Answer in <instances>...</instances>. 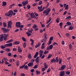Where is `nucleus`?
I'll return each instance as SVG.
<instances>
[{"instance_id": "f257e3e1", "label": "nucleus", "mask_w": 76, "mask_h": 76, "mask_svg": "<svg viewBox=\"0 0 76 76\" xmlns=\"http://www.w3.org/2000/svg\"><path fill=\"white\" fill-rule=\"evenodd\" d=\"M14 15L15 16L16 15V13L13 12V11L12 10L9 11L8 13H5V15L7 16H10V17H12V16Z\"/></svg>"}, {"instance_id": "f03ea898", "label": "nucleus", "mask_w": 76, "mask_h": 76, "mask_svg": "<svg viewBox=\"0 0 76 76\" xmlns=\"http://www.w3.org/2000/svg\"><path fill=\"white\" fill-rule=\"evenodd\" d=\"M51 10L50 8H48L45 10L43 12V14H45V15L48 16L49 15V12H50Z\"/></svg>"}, {"instance_id": "7ed1b4c3", "label": "nucleus", "mask_w": 76, "mask_h": 76, "mask_svg": "<svg viewBox=\"0 0 76 76\" xmlns=\"http://www.w3.org/2000/svg\"><path fill=\"white\" fill-rule=\"evenodd\" d=\"M1 29L3 30L4 33H7L9 31L8 29L6 28L2 27Z\"/></svg>"}, {"instance_id": "20e7f679", "label": "nucleus", "mask_w": 76, "mask_h": 76, "mask_svg": "<svg viewBox=\"0 0 76 76\" xmlns=\"http://www.w3.org/2000/svg\"><path fill=\"white\" fill-rule=\"evenodd\" d=\"M12 24V22L11 21H8V28H11Z\"/></svg>"}, {"instance_id": "39448f33", "label": "nucleus", "mask_w": 76, "mask_h": 76, "mask_svg": "<svg viewBox=\"0 0 76 76\" xmlns=\"http://www.w3.org/2000/svg\"><path fill=\"white\" fill-rule=\"evenodd\" d=\"M0 42H1L3 41V38H4L3 34H1L0 35Z\"/></svg>"}, {"instance_id": "423d86ee", "label": "nucleus", "mask_w": 76, "mask_h": 76, "mask_svg": "<svg viewBox=\"0 0 76 76\" xmlns=\"http://www.w3.org/2000/svg\"><path fill=\"white\" fill-rule=\"evenodd\" d=\"M53 45H51L47 48L46 50H52V49H53Z\"/></svg>"}, {"instance_id": "0eeeda50", "label": "nucleus", "mask_w": 76, "mask_h": 76, "mask_svg": "<svg viewBox=\"0 0 76 76\" xmlns=\"http://www.w3.org/2000/svg\"><path fill=\"white\" fill-rule=\"evenodd\" d=\"M28 1H23L22 2V4H23V6H25L26 5L28 4Z\"/></svg>"}, {"instance_id": "6e6552de", "label": "nucleus", "mask_w": 76, "mask_h": 76, "mask_svg": "<svg viewBox=\"0 0 76 76\" xmlns=\"http://www.w3.org/2000/svg\"><path fill=\"white\" fill-rule=\"evenodd\" d=\"M13 45V44L12 43H10L8 44H6L4 45L5 47H12Z\"/></svg>"}, {"instance_id": "1a4fd4ad", "label": "nucleus", "mask_w": 76, "mask_h": 76, "mask_svg": "<svg viewBox=\"0 0 76 76\" xmlns=\"http://www.w3.org/2000/svg\"><path fill=\"white\" fill-rule=\"evenodd\" d=\"M43 53H44V51H43V50H40L39 52V57H42V54H43Z\"/></svg>"}, {"instance_id": "9d476101", "label": "nucleus", "mask_w": 76, "mask_h": 76, "mask_svg": "<svg viewBox=\"0 0 76 76\" xmlns=\"http://www.w3.org/2000/svg\"><path fill=\"white\" fill-rule=\"evenodd\" d=\"M28 67H31V66H34L33 62H30L28 64Z\"/></svg>"}, {"instance_id": "9b49d317", "label": "nucleus", "mask_w": 76, "mask_h": 76, "mask_svg": "<svg viewBox=\"0 0 76 76\" xmlns=\"http://www.w3.org/2000/svg\"><path fill=\"white\" fill-rule=\"evenodd\" d=\"M16 26L17 27H20V22H17L16 23Z\"/></svg>"}, {"instance_id": "f8f14e48", "label": "nucleus", "mask_w": 76, "mask_h": 76, "mask_svg": "<svg viewBox=\"0 0 76 76\" xmlns=\"http://www.w3.org/2000/svg\"><path fill=\"white\" fill-rule=\"evenodd\" d=\"M65 72L64 71H62L61 72L60 74V76H64Z\"/></svg>"}, {"instance_id": "ddd939ff", "label": "nucleus", "mask_w": 76, "mask_h": 76, "mask_svg": "<svg viewBox=\"0 0 76 76\" xmlns=\"http://www.w3.org/2000/svg\"><path fill=\"white\" fill-rule=\"evenodd\" d=\"M30 16L31 18H34L35 17V15H34V14L33 13H31L30 15Z\"/></svg>"}, {"instance_id": "4468645a", "label": "nucleus", "mask_w": 76, "mask_h": 76, "mask_svg": "<svg viewBox=\"0 0 76 76\" xmlns=\"http://www.w3.org/2000/svg\"><path fill=\"white\" fill-rule=\"evenodd\" d=\"M40 45H41V43L39 42L38 45H35V48H37L38 47H39Z\"/></svg>"}, {"instance_id": "2eb2a0df", "label": "nucleus", "mask_w": 76, "mask_h": 76, "mask_svg": "<svg viewBox=\"0 0 76 76\" xmlns=\"http://www.w3.org/2000/svg\"><path fill=\"white\" fill-rule=\"evenodd\" d=\"M39 61V57H37L35 61H36L37 63H38Z\"/></svg>"}, {"instance_id": "dca6fc26", "label": "nucleus", "mask_w": 76, "mask_h": 76, "mask_svg": "<svg viewBox=\"0 0 76 76\" xmlns=\"http://www.w3.org/2000/svg\"><path fill=\"white\" fill-rule=\"evenodd\" d=\"M54 63H56H56H58V57L57 56L56 58V60L55 59V60L54 61Z\"/></svg>"}, {"instance_id": "f3484780", "label": "nucleus", "mask_w": 76, "mask_h": 76, "mask_svg": "<svg viewBox=\"0 0 76 76\" xmlns=\"http://www.w3.org/2000/svg\"><path fill=\"white\" fill-rule=\"evenodd\" d=\"M20 44V42H18L17 41H15L13 43V44L14 45V44H15V45H18V44Z\"/></svg>"}, {"instance_id": "a211bd4d", "label": "nucleus", "mask_w": 76, "mask_h": 76, "mask_svg": "<svg viewBox=\"0 0 76 76\" xmlns=\"http://www.w3.org/2000/svg\"><path fill=\"white\" fill-rule=\"evenodd\" d=\"M18 52H19V53H22V49L20 48V47H18Z\"/></svg>"}, {"instance_id": "6ab92c4d", "label": "nucleus", "mask_w": 76, "mask_h": 76, "mask_svg": "<svg viewBox=\"0 0 76 76\" xmlns=\"http://www.w3.org/2000/svg\"><path fill=\"white\" fill-rule=\"evenodd\" d=\"M2 6H5L6 5L7 3H6V2L4 1L2 2Z\"/></svg>"}, {"instance_id": "aec40b11", "label": "nucleus", "mask_w": 76, "mask_h": 76, "mask_svg": "<svg viewBox=\"0 0 76 76\" xmlns=\"http://www.w3.org/2000/svg\"><path fill=\"white\" fill-rule=\"evenodd\" d=\"M28 31L30 32V33H32V31H33V29H32V28H31L30 30L28 29Z\"/></svg>"}, {"instance_id": "412c9836", "label": "nucleus", "mask_w": 76, "mask_h": 76, "mask_svg": "<svg viewBox=\"0 0 76 76\" xmlns=\"http://www.w3.org/2000/svg\"><path fill=\"white\" fill-rule=\"evenodd\" d=\"M38 56V52H37L36 53L35 55L34 56V58H36V57H37Z\"/></svg>"}, {"instance_id": "4be33fe9", "label": "nucleus", "mask_w": 76, "mask_h": 76, "mask_svg": "<svg viewBox=\"0 0 76 76\" xmlns=\"http://www.w3.org/2000/svg\"><path fill=\"white\" fill-rule=\"evenodd\" d=\"M74 28V27L72 26H69V30H72L73 29V28Z\"/></svg>"}, {"instance_id": "5701e85b", "label": "nucleus", "mask_w": 76, "mask_h": 76, "mask_svg": "<svg viewBox=\"0 0 76 76\" xmlns=\"http://www.w3.org/2000/svg\"><path fill=\"white\" fill-rule=\"evenodd\" d=\"M36 28H38V26L36 24H34L33 26V28L34 29H35Z\"/></svg>"}, {"instance_id": "b1692460", "label": "nucleus", "mask_w": 76, "mask_h": 76, "mask_svg": "<svg viewBox=\"0 0 76 76\" xmlns=\"http://www.w3.org/2000/svg\"><path fill=\"white\" fill-rule=\"evenodd\" d=\"M66 67V66L65 65H63L61 67V70H64Z\"/></svg>"}, {"instance_id": "393cba45", "label": "nucleus", "mask_w": 76, "mask_h": 76, "mask_svg": "<svg viewBox=\"0 0 76 76\" xmlns=\"http://www.w3.org/2000/svg\"><path fill=\"white\" fill-rule=\"evenodd\" d=\"M3 36H4V38H7V36H8V34H3Z\"/></svg>"}, {"instance_id": "a878e982", "label": "nucleus", "mask_w": 76, "mask_h": 76, "mask_svg": "<svg viewBox=\"0 0 76 76\" xmlns=\"http://www.w3.org/2000/svg\"><path fill=\"white\" fill-rule=\"evenodd\" d=\"M22 39L24 42H26V39H25V37H22Z\"/></svg>"}, {"instance_id": "bb28decb", "label": "nucleus", "mask_w": 76, "mask_h": 76, "mask_svg": "<svg viewBox=\"0 0 76 76\" xmlns=\"http://www.w3.org/2000/svg\"><path fill=\"white\" fill-rule=\"evenodd\" d=\"M13 41V39H12L7 41L6 43H9V42H12Z\"/></svg>"}, {"instance_id": "cd10ccee", "label": "nucleus", "mask_w": 76, "mask_h": 76, "mask_svg": "<svg viewBox=\"0 0 76 76\" xmlns=\"http://www.w3.org/2000/svg\"><path fill=\"white\" fill-rule=\"evenodd\" d=\"M42 8V5H41L40 7L38 6V9L39 10H41Z\"/></svg>"}, {"instance_id": "c85d7f7f", "label": "nucleus", "mask_w": 76, "mask_h": 76, "mask_svg": "<svg viewBox=\"0 0 76 76\" xmlns=\"http://www.w3.org/2000/svg\"><path fill=\"white\" fill-rule=\"evenodd\" d=\"M59 64H61V62H62V60L61 59H60V58H59Z\"/></svg>"}, {"instance_id": "c756f323", "label": "nucleus", "mask_w": 76, "mask_h": 76, "mask_svg": "<svg viewBox=\"0 0 76 76\" xmlns=\"http://www.w3.org/2000/svg\"><path fill=\"white\" fill-rule=\"evenodd\" d=\"M26 34L27 35L28 37H30V36L31 35V33H29V32H27Z\"/></svg>"}, {"instance_id": "7c9ffc66", "label": "nucleus", "mask_w": 76, "mask_h": 76, "mask_svg": "<svg viewBox=\"0 0 76 76\" xmlns=\"http://www.w3.org/2000/svg\"><path fill=\"white\" fill-rule=\"evenodd\" d=\"M44 66L45 69H47L48 68V65H46V64L45 63H44Z\"/></svg>"}, {"instance_id": "2f4dec72", "label": "nucleus", "mask_w": 76, "mask_h": 76, "mask_svg": "<svg viewBox=\"0 0 76 76\" xmlns=\"http://www.w3.org/2000/svg\"><path fill=\"white\" fill-rule=\"evenodd\" d=\"M38 66V65L37 64L35 65L33 67V69H37V67Z\"/></svg>"}, {"instance_id": "473e14b6", "label": "nucleus", "mask_w": 76, "mask_h": 76, "mask_svg": "<svg viewBox=\"0 0 76 76\" xmlns=\"http://www.w3.org/2000/svg\"><path fill=\"white\" fill-rule=\"evenodd\" d=\"M26 42H25L23 44V46L24 47V48H25L26 47Z\"/></svg>"}, {"instance_id": "72a5a7b5", "label": "nucleus", "mask_w": 76, "mask_h": 76, "mask_svg": "<svg viewBox=\"0 0 76 76\" xmlns=\"http://www.w3.org/2000/svg\"><path fill=\"white\" fill-rule=\"evenodd\" d=\"M3 25L4 27H6V26H7V24H6V23L5 22L3 23Z\"/></svg>"}, {"instance_id": "f704fd0d", "label": "nucleus", "mask_w": 76, "mask_h": 76, "mask_svg": "<svg viewBox=\"0 0 76 76\" xmlns=\"http://www.w3.org/2000/svg\"><path fill=\"white\" fill-rule=\"evenodd\" d=\"M42 1H40L39 2V6H40V5H41V4H42Z\"/></svg>"}, {"instance_id": "c9c22d12", "label": "nucleus", "mask_w": 76, "mask_h": 76, "mask_svg": "<svg viewBox=\"0 0 76 76\" xmlns=\"http://www.w3.org/2000/svg\"><path fill=\"white\" fill-rule=\"evenodd\" d=\"M52 42V41L49 40L48 42V43H47V44H48V45H50V44H51Z\"/></svg>"}, {"instance_id": "e433bc0d", "label": "nucleus", "mask_w": 76, "mask_h": 76, "mask_svg": "<svg viewBox=\"0 0 76 76\" xmlns=\"http://www.w3.org/2000/svg\"><path fill=\"white\" fill-rule=\"evenodd\" d=\"M69 9V5L67 4L66 6V7L65 8V9L66 10H67Z\"/></svg>"}, {"instance_id": "4c0bfd02", "label": "nucleus", "mask_w": 76, "mask_h": 76, "mask_svg": "<svg viewBox=\"0 0 76 76\" xmlns=\"http://www.w3.org/2000/svg\"><path fill=\"white\" fill-rule=\"evenodd\" d=\"M0 48H1V49H4V48H5L6 47L3 45H2L0 47Z\"/></svg>"}, {"instance_id": "58836bf2", "label": "nucleus", "mask_w": 76, "mask_h": 76, "mask_svg": "<svg viewBox=\"0 0 76 76\" xmlns=\"http://www.w3.org/2000/svg\"><path fill=\"white\" fill-rule=\"evenodd\" d=\"M66 24L68 25H71V23L69 21H68L66 23Z\"/></svg>"}, {"instance_id": "ea45409f", "label": "nucleus", "mask_w": 76, "mask_h": 76, "mask_svg": "<svg viewBox=\"0 0 76 76\" xmlns=\"http://www.w3.org/2000/svg\"><path fill=\"white\" fill-rule=\"evenodd\" d=\"M52 56V55L51 54H49L48 55V56L47 57L48 59V58H50Z\"/></svg>"}, {"instance_id": "a19ab883", "label": "nucleus", "mask_w": 76, "mask_h": 76, "mask_svg": "<svg viewBox=\"0 0 76 76\" xmlns=\"http://www.w3.org/2000/svg\"><path fill=\"white\" fill-rule=\"evenodd\" d=\"M45 8V7H43L41 10H39V12H42L44 10V9Z\"/></svg>"}, {"instance_id": "79ce46f5", "label": "nucleus", "mask_w": 76, "mask_h": 76, "mask_svg": "<svg viewBox=\"0 0 76 76\" xmlns=\"http://www.w3.org/2000/svg\"><path fill=\"white\" fill-rule=\"evenodd\" d=\"M60 20V18H58L56 20V22L57 23H58L59 22V21Z\"/></svg>"}, {"instance_id": "37998d69", "label": "nucleus", "mask_w": 76, "mask_h": 76, "mask_svg": "<svg viewBox=\"0 0 76 76\" xmlns=\"http://www.w3.org/2000/svg\"><path fill=\"white\" fill-rule=\"evenodd\" d=\"M66 75H70V72L66 71Z\"/></svg>"}, {"instance_id": "c03bdc74", "label": "nucleus", "mask_w": 76, "mask_h": 76, "mask_svg": "<svg viewBox=\"0 0 76 76\" xmlns=\"http://www.w3.org/2000/svg\"><path fill=\"white\" fill-rule=\"evenodd\" d=\"M5 51H7V52H10V49L9 48H7L5 50Z\"/></svg>"}, {"instance_id": "a18cd8bd", "label": "nucleus", "mask_w": 76, "mask_h": 76, "mask_svg": "<svg viewBox=\"0 0 76 76\" xmlns=\"http://www.w3.org/2000/svg\"><path fill=\"white\" fill-rule=\"evenodd\" d=\"M34 14L35 16H36L37 17V16H39V15H38V14H37V13H36V12H34Z\"/></svg>"}, {"instance_id": "49530a36", "label": "nucleus", "mask_w": 76, "mask_h": 76, "mask_svg": "<svg viewBox=\"0 0 76 76\" xmlns=\"http://www.w3.org/2000/svg\"><path fill=\"white\" fill-rule=\"evenodd\" d=\"M62 25H63V23L61 22L59 23V25L61 28H62Z\"/></svg>"}, {"instance_id": "de8ad7c7", "label": "nucleus", "mask_w": 76, "mask_h": 76, "mask_svg": "<svg viewBox=\"0 0 76 76\" xmlns=\"http://www.w3.org/2000/svg\"><path fill=\"white\" fill-rule=\"evenodd\" d=\"M48 53V51L45 50V52H44V54H46Z\"/></svg>"}, {"instance_id": "09e8293b", "label": "nucleus", "mask_w": 76, "mask_h": 76, "mask_svg": "<svg viewBox=\"0 0 76 76\" xmlns=\"http://www.w3.org/2000/svg\"><path fill=\"white\" fill-rule=\"evenodd\" d=\"M25 66V64H24L23 65H22V66H21L20 67V69H22Z\"/></svg>"}, {"instance_id": "8fccbe9b", "label": "nucleus", "mask_w": 76, "mask_h": 76, "mask_svg": "<svg viewBox=\"0 0 76 76\" xmlns=\"http://www.w3.org/2000/svg\"><path fill=\"white\" fill-rule=\"evenodd\" d=\"M36 73L37 75H39V74H40V72L39 71H36Z\"/></svg>"}, {"instance_id": "3c124183", "label": "nucleus", "mask_w": 76, "mask_h": 76, "mask_svg": "<svg viewBox=\"0 0 76 76\" xmlns=\"http://www.w3.org/2000/svg\"><path fill=\"white\" fill-rule=\"evenodd\" d=\"M24 67L25 69H26V70H27L28 69V65H26L25 66H24Z\"/></svg>"}, {"instance_id": "603ef678", "label": "nucleus", "mask_w": 76, "mask_h": 76, "mask_svg": "<svg viewBox=\"0 0 76 76\" xmlns=\"http://www.w3.org/2000/svg\"><path fill=\"white\" fill-rule=\"evenodd\" d=\"M5 64H10V63L7 62V61H5Z\"/></svg>"}, {"instance_id": "864d4df0", "label": "nucleus", "mask_w": 76, "mask_h": 76, "mask_svg": "<svg viewBox=\"0 0 76 76\" xmlns=\"http://www.w3.org/2000/svg\"><path fill=\"white\" fill-rule=\"evenodd\" d=\"M50 70H51V69L50 68H49L48 69V70H47V73H49V72H50Z\"/></svg>"}, {"instance_id": "5fc2aeb1", "label": "nucleus", "mask_w": 76, "mask_h": 76, "mask_svg": "<svg viewBox=\"0 0 76 76\" xmlns=\"http://www.w3.org/2000/svg\"><path fill=\"white\" fill-rule=\"evenodd\" d=\"M27 7L28 9V10L30 9V8H31V6H30V5H27Z\"/></svg>"}, {"instance_id": "6e6d98bb", "label": "nucleus", "mask_w": 76, "mask_h": 76, "mask_svg": "<svg viewBox=\"0 0 76 76\" xmlns=\"http://www.w3.org/2000/svg\"><path fill=\"white\" fill-rule=\"evenodd\" d=\"M66 35L67 36V37H69V36H70V34L68 33H66Z\"/></svg>"}, {"instance_id": "4d7b16f0", "label": "nucleus", "mask_w": 76, "mask_h": 76, "mask_svg": "<svg viewBox=\"0 0 76 76\" xmlns=\"http://www.w3.org/2000/svg\"><path fill=\"white\" fill-rule=\"evenodd\" d=\"M16 50H17V49L16 48H14L12 49V51H16Z\"/></svg>"}, {"instance_id": "13d9d810", "label": "nucleus", "mask_w": 76, "mask_h": 76, "mask_svg": "<svg viewBox=\"0 0 76 76\" xmlns=\"http://www.w3.org/2000/svg\"><path fill=\"white\" fill-rule=\"evenodd\" d=\"M54 60H55V59L54 58H53V59L51 60V62L52 63H53L54 61Z\"/></svg>"}, {"instance_id": "bf43d9fd", "label": "nucleus", "mask_w": 76, "mask_h": 76, "mask_svg": "<svg viewBox=\"0 0 76 76\" xmlns=\"http://www.w3.org/2000/svg\"><path fill=\"white\" fill-rule=\"evenodd\" d=\"M45 70V68H43L42 69V72H44Z\"/></svg>"}, {"instance_id": "052dcab7", "label": "nucleus", "mask_w": 76, "mask_h": 76, "mask_svg": "<svg viewBox=\"0 0 76 76\" xmlns=\"http://www.w3.org/2000/svg\"><path fill=\"white\" fill-rule=\"evenodd\" d=\"M13 11L14 12H18V10H13Z\"/></svg>"}, {"instance_id": "680f3d73", "label": "nucleus", "mask_w": 76, "mask_h": 76, "mask_svg": "<svg viewBox=\"0 0 76 76\" xmlns=\"http://www.w3.org/2000/svg\"><path fill=\"white\" fill-rule=\"evenodd\" d=\"M28 58H31V54H29L28 55Z\"/></svg>"}, {"instance_id": "e2e57ef3", "label": "nucleus", "mask_w": 76, "mask_h": 76, "mask_svg": "<svg viewBox=\"0 0 76 76\" xmlns=\"http://www.w3.org/2000/svg\"><path fill=\"white\" fill-rule=\"evenodd\" d=\"M53 37H52L50 38V41H51L52 40H53Z\"/></svg>"}, {"instance_id": "0e129e2a", "label": "nucleus", "mask_w": 76, "mask_h": 76, "mask_svg": "<svg viewBox=\"0 0 76 76\" xmlns=\"http://www.w3.org/2000/svg\"><path fill=\"white\" fill-rule=\"evenodd\" d=\"M71 18V16H68L66 18V19H70Z\"/></svg>"}, {"instance_id": "69168bd1", "label": "nucleus", "mask_w": 76, "mask_h": 76, "mask_svg": "<svg viewBox=\"0 0 76 76\" xmlns=\"http://www.w3.org/2000/svg\"><path fill=\"white\" fill-rule=\"evenodd\" d=\"M41 48L42 49V50H43V49H44V48H45V47H44V46H42L41 47Z\"/></svg>"}, {"instance_id": "338daca9", "label": "nucleus", "mask_w": 76, "mask_h": 76, "mask_svg": "<svg viewBox=\"0 0 76 76\" xmlns=\"http://www.w3.org/2000/svg\"><path fill=\"white\" fill-rule=\"evenodd\" d=\"M61 44L62 45H64V41L63 40L61 42Z\"/></svg>"}, {"instance_id": "774afa93", "label": "nucleus", "mask_w": 76, "mask_h": 76, "mask_svg": "<svg viewBox=\"0 0 76 76\" xmlns=\"http://www.w3.org/2000/svg\"><path fill=\"white\" fill-rule=\"evenodd\" d=\"M35 61V59H32L31 61V62H32V63H33Z\"/></svg>"}]
</instances>
